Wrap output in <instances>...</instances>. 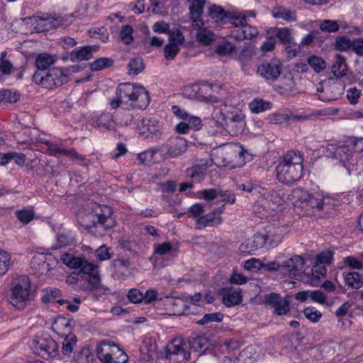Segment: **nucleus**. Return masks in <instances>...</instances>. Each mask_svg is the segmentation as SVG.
<instances>
[{"instance_id":"obj_61","label":"nucleus","mask_w":363,"mask_h":363,"mask_svg":"<svg viewBox=\"0 0 363 363\" xmlns=\"http://www.w3.org/2000/svg\"><path fill=\"white\" fill-rule=\"evenodd\" d=\"M128 300L133 303H139L143 301L144 296L143 293H142L138 289H131L128 292Z\"/></svg>"},{"instance_id":"obj_12","label":"nucleus","mask_w":363,"mask_h":363,"mask_svg":"<svg viewBox=\"0 0 363 363\" xmlns=\"http://www.w3.org/2000/svg\"><path fill=\"white\" fill-rule=\"evenodd\" d=\"M225 157L223 160V165L230 169L240 167L245 164L246 160L250 161L252 160V155L240 145L230 147L225 151Z\"/></svg>"},{"instance_id":"obj_37","label":"nucleus","mask_w":363,"mask_h":363,"mask_svg":"<svg viewBox=\"0 0 363 363\" xmlns=\"http://www.w3.org/2000/svg\"><path fill=\"white\" fill-rule=\"evenodd\" d=\"M259 34L256 27L247 25V23L241 28V35L236 36L235 40L240 41L245 39L251 40Z\"/></svg>"},{"instance_id":"obj_54","label":"nucleus","mask_w":363,"mask_h":363,"mask_svg":"<svg viewBox=\"0 0 363 363\" xmlns=\"http://www.w3.org/2000/svg\"><path fill=\"white\" fill-rule=\"evenodd\" d=\"M308 63L315 72H320L326 67L325 62L321 57L316 56L308 57Z\"/></svg>"},{"instance_id":"obj_32","label":"nucleus","mask_w":363,"mask_h":363,"mask_svg":"<svg viewBox=\"0 0 363 363\" xmlns=\"http://www.w3.org/2000/svg\"><path fill=\"white\" fill-rule=\"evenodd\" d=\"M272 104L269 101L262 99H254L250 104L249 108L253 113H259L272 108Z\"/></svg>"},{"instance_id":"obj_6","label":"nucleus","mask_w":363,"mask_h":363,"mask_svg":"<svg viewBox=\"0 0 363 363\" xmlns=\"http://www.w3.org/2000/svg\"><path fill=\"white\" fill-rule=\"evenodd\" d=\"M116 95L123 101H130L131 106L140 109L147 107L150 98L147 91L142 86H136L131 83L120 84L116 89Z\"/></svg>"},{"instance_id":"obj_45","label":"nucleus","mask_w":363,"mask_h":363,"mask_svg":"<svg viewBox=\"0 0 363 363\" xmlns=\"http://www.w3.org/2000/svg\"><path fill=\"white\" fill-rule=\"evenodd\" d=\"M205 168L201 166L196 165L187 169V175L194 181L201 182L205 177Z\"/></svg>"},{"instance_id":"obj_38","label":"nucleus","mask_w":363,"mask_h":363,"mask_svg":"<svg viewBox=\"0 0 363 363\" xmlns=\"http://www.w3.org/2000/svg\"><path fill=\"white\" fill-rule=\"evenodd\" d=\"M223 314L219 312L206 313L201 319L196 321V323L205 325L211 323H220L223 320Z\"/></svg>"},{"instance_id":"obj_41","label":"nucleus","mask_w":363,"mask_h":363,"mask_svg":"<svg viewBox=\"0 0 363 363\" xmlns=\"http://www.w3.org/2000/svg\"><path fill=\"white\" fill-rule=\"evenodd\" d=\"M284 193L281 190H269L267 194V199L273 204L281 206L284 203Z\"/></svg>"},{"instance_id":"obj_13","label":"nucleus","mask_w":363,"mask_h":363,"mask_svg":"<svg viewBox=\"0 0 363 363\" xmlns=\"http://www.w3.org/2000/svg\"><path fill=\"white\" fill-rule=\"evenodd\" d=\"M166 358L175 363L184 362L190 357L186 343L180 337L174 339L166 346Z\"/></svg>"},{"instance_id":"obj_3","label":"nucleus","mask_w":363,"mask_h":363,"mask_svg":"<svg viewBox=\"0 0 363 363\" xmlns=\"http://www.w3.org/2000/svg\"><path fill=\"white\" fill-rule=\"evenodd\" d=\"M61 259L69 268L78 269V274L82 277H86L89 284L86 287L87 290H97L100 288L101 279L96 265L88 262L84 257L73 256L67 253L62 255Z\"/></svg>"},{"instance_id":"obj_55","label":"nucleus","mask_w":363,"mask_h":363,"mask_svg":"<svg viewBox=\"0 0 363 363\" xmlns=\"http://www.w3.org/2000/svg\"><path fill=\"white\" fill-rule=\"evenodd\" d=\"M196 39L203 45H208L213 40V33L206 28L200 29L196 32Z\"/></svg>"},{"instance_id":"obj_27","label":"nucleus","mask_w":363,"mask_h":363,"mask_svg":"<svg viewBox=\"0 0 363 363\" xmlns=\"http://www.w3.org/2000/svg\"><path fill=\"white\" fill-rule=\"evenodd\" d=\"M283 227H269L264 233L269 247L277 246L281 242L284 235Z\"/></svg>"},{"instance_id":"obj_43","label":"nucleus","mask_w":363,"mask_h":363,"mask_svg":"<svg viewBox=\"0 0 363 363\" xmlns=\"http://www.w3.org/2000/svg\"><path fill=\"white\" fill-rule=\"evenodd\" d=\"M320 30L326 33H336L340 29L339 21L323 20L320 23Z\"/></svg>"},{"instance_id":"obj_2","label":"nucleus","mask_w":363,"mask_h":363,"mask_svg":"<svg viewBox=\"0 0 363 363\" xmlns=\"http://www.w3.org/2000/svg\"><path fill=\"white\" fill-rule=\"evenodd\" d=\"M303 159L298 152L289 151L277 164V178L285 184H291L298 181L303 175Z\"/></svg>"},{"instance_id":"obj_30","label":"nucleus","mask_w":363,"mask_h":363,"mask_svg":"<svg viewBox=\"0 0 363 363\" xmlns=\"http://www.w3.org/2000/svg\"><path fill=\"white\" fill-rule=\"evenodd\" d=\"M345 284L352 289H359L363 286V277L355 272L343 273Z\"/></svg>"},{"instance_id":"obj_48","label":"nucleus","mask_w":363,"mask_h":363,"mask_svg":"<svg viewBox=\"0 0 363 363\" xmlns=\"http://www.w3.org/2000/svg\"><path fill=\"white\" fill-rule=\"evenodd\" d=\"M252 244L255 250L270 247L264 233H256L252 238Z\"/></svg>"},{"instance_id":"obj_46","label":"nucleus","mask_w":363,"mask_h":363,"mask_svg":"<svg viewBox=\"0 0 363 363\" xmlns=\"http://www.w3.org/2000/svg\"><path fill=\"white\" fill-rule=\"evenodd\" d=\"M11 264L10 255L0 249V276L5 274Z\"/></svg>"},{"instance_id":"obj_50","label":"nucleus","mask_w":363,"mask_h":363,"mask_svg":"<svg viewBox=\"0 0 363 363\" xmlns=\"http://www.w3.org/2000/svg\"><path fill=\"white\" fill-rule=\"evenodd\" d=\"M352 40L345 35L337 36L335 39V48L339 51H347L352 48Z\"/></svg>"},{"instance_id":"obj_29","label":"nucleus","mask_w":363,"mask_h":363,"mask_svg":"<svg viewBox=\"0 0 363 363\" xmlns=\"http://www.w3.org/2000/svg\"><path fill=\"white\" fill-rule=\"evenodd\" d=\"M55 62V60L52 55L47 53L39 54L35 60L37 71L47 72Z\"/></svg>"},{"instance_id":"obj_59","label":"nucleus","mask_w":363,"mask_h":363,"mask_svg":"<svg viewBox=\"0 0 363 363\" xmlns=\"http://www.w3.org/2000/svg\"><path fill=\"white\" fill-rule=\"evenodd\" d=\"M179 48L174 43L167 44L164 49V55L167 60H171L175 58L178 54Z\"/></svg>"},{"instance_id":"obj_63","label":"nucleus","mask_w":363,"mask_h":363,"mask_svg":"<svg viewBox=\"0 0 363 363\" xmlns=\"http://www.w3.org/2000/svg\"><path fill=\"white\" fill-rule=\"evenodd\" d=\"M157 152V149L152 148L144 151L138 155V160L141 164H145V162H150L153 160L155 154Z\"/></svg>"},{"instance_id":"obj_4","label":"nucleus","mask_w":363,"mask_h":363,"mask_svg":"<svg viewBox=\"0 0 363 363\" xmlns=\"http://www.w3.org/2000/svg\"><path fill=\"white\" fill-rule=\"evenodd\" d=\"M291 200L294 206L304 211L310 216L320 217L323 209L324 199L320 194H310L301 188H295L291 191Z\"/></svg>"},{"instance_id":"obj_56","label":"nucleus","mask_w":363,"mask_h":363,"mask_svg":"<svg viewBox=\"0 0 363 363\" xmlns=\"http://www.w3.org/2000/svg\"><path fill=\"white\" fill-rule=\"evenodd\" d=\"M303 314L310 321L313 323L318 322L322 317V313L314 307L309 306L303 310Z\"/></svg>"},{"instance_id":"obj_25","label":"nucleus","mask_w":363,"mask_h":363,"mask_svg":"<svg viewBox=\"0 0 363 363\" xmlns=\"http://www.w3.org/2000/svg\"><path fill=\"white\" fill-rule=\"evenodd\" d=\"M222 223L220 216L213 211L205 216L199 218L196 221V228L201 229L208 226H215Z\"/></svg>"},{"instance_id":"obj_19","label":"nucleus","mask_w":363,"mask_h":363,"mask_svg":"<svg viewBox=\"0 0 363 363\" xmlns=\"http://www.w3.org/2000/svg\"><path fill=\"white\" fill-rule=\"evenodd\" d=\"M97 50L98 47L95 45L78 47L70 52L69 59L73 62L89 60Z\"/></svg>"},{"instance_id":"obj_28","label":"nucleus","mask_w":363,"mask_h":363,"mask_svg":"<svg viewBox=\"0 0 363 363\" xmlns=\"http://www.w3.org/2000/svg\"><path fill=\"white\" fill-rule=\"evenodd\" d=\"M189 345L191 350L202 354L208 348L210 343L209 340L205 336H196L189 340Z\"/></svg>"},{"instance_id":"obj_22","label":"nucleus","mask_w":363,"mask_h":363,"mask_svg":"<svg viewBox=\"0 0 363 363\" xmlns=\"http://www.w3.org/2000/svg\"><path fill=\"white\" fill-rule=\"evenodd\" d=\"M305 264V259L301 255H294L288 259L282 264V272L295 275L296 272L303 269Z\"/></svg>"},{"instance_id":"obj_52","label":"nucleus","mask_w":363,"mask_h":363,"mask_svg":"<svg viewBox=\"0 0 363 363\" xmlns=\"http://www.w3.org/2000/svg\"><path fill=\"white\" fill-rule=\"evenodd\" d=\"M254 56V50L251 46H245L238 55L239 62L243 65H246Z\"/></svg>"},{"instance_id":"obj_58","label":"nucleus","mask_w":363,"mask_h":363,"mask_svg":"<svg viewBox=\"0 0 363 363\" xmlns=\"http://www.w3.org/2000/svg\"><path fill=\"white\" fill-rule=\"evenodd\" d=\"M219 189H206L198 192L199 197L206 201H211L218 196Z\"/></svg>"},{"instance_id":"obj_21","label":"nucleus","mask_w":363,"mask_h":363,"mask_svg":"<svg viewBox=\"0 0 363 363\" xmlns=\"http://www.w3.org/2000/svg\"><path fill=\"white\" fill-rule=\"evenodd\" d=\"M74 321L64 315H58L53 321L52 329L53 331L62 336V333L65 334L72 333V328L74 325Z\"/></svg>"},{"instance_id":"obj_60","label":"nucleus","mask_w":363,"mask_h":363,"mask_svg":"<svg viewBox=\"0 0 363 363\" xmlns=\"http://www.w3.org/2000/svg\"><path fill=\"white\" fill-rule=\"evenodd\" d=\"M218 196L222 198L225 203L233 204L236 201L235 194L230 190L219 189Z\"/></svg>"},{"instance_id":"obj_49","label":"nucleus","mask_w":363,"mask_h":363,"mask_svg":"<svg viewBox=\"0 0 363 363\" xmlns=\"http://www.w3.org/2000/svg\"><path fill=\"white\" fill-rule=\"evenodd\" d=\"M133 28L130 25L123 26L119 34L120 39L126 45H130L133 41Z\"/></svg>"},{"instance_id":"obj_34","label":"nucleus","mask_w":363,"mask_h":363,"mask_svg":"<svg viewBox=\"0 0 363 363\" xmlns=\"http://www.w3.org/2000/svg\"><path fill=\"white\" fill-rule=\"evenodd\" d=\"M90 357V350L88 348L82 347L79 350H75L70 359L72 363H89Z\"/></svg>"},{"instance_id":"obj_36","label":"nucleus","mask_w":363,"mask_h":363,"mask_svg":"<svg viewBox=\"0 0 363 363\" xmlns=\"http://www.w3.org/2000/svg\"><path fill=\"white\" fill-rule=\"evenodd\" d=\"M113 60L110 57H99L90 63L91 71L96 72L113 66Z\"/></svg>"},{"instance_id":"obj_44","label":"nucleus","mask_w":363,"mask_h":363,"mask_svg":"<svg viewBox=\"0 0 363 363\" xmlns=\"http://www.w3.org/2000/svg\"><path fill=\"white\" fill-rule=\"evenodd\" d=\"M61 292L59 289L55 288L48 289L43 291V294L41 297V301L44 303H49L51 302L56 301L57 298L60 297Z\"/></svg>"},{"instance_id":"obj_31","label":"nucleus","mask_w":363,"mask_h":363,"mask_svg":"<svg viewBox=\"0 0 363 363\" xmlns=\"http://www.w3.org/2000/svg\"><path fill=\"white\" fill-rule=\"evenodd\" d=\"M332 73L336 77L340 78L344 77L347 72V65L345 62V59L337 55L336 56V60L333 65L331 68Z\"/></svg>"},{"instance_id":"obj_18","label":"nucleus","mask_w":363,"mask_h":363,"mask_svg":"<svg viewBox=\"0 0 363 363\" xmlns=\"http://www.w3.org/2000/svg\"><path fill=\"white\" fill-rule=\"evenodd\" d=\"M48 145V152L50 155H56L57 154L65 155L71 158L74 161L82 162L84 161V157L78 154L74 149H65L57 145L52 144L49 141L45 143Z\"/></svg>"},{"instance_id":"obj_20","label":"nucleus","mask_w":363,"mask_h":363,"mask_svg":"<svg viewBox=\"0 0 363 363\" xmlns=\"http://www.w3.org/2000/svg\"><path fill=\"white\" fill-rule=\"evenodd\" d=\"M141 134L145 135L146 133L148 134L145 135L146 138L152 136L156 139H159L162 135V125L160 122L156 119H143L142 120Z\"/></svg>"},{"instance_id":"obj_5","label":"nucleus","mask_w":363,"mask_h":363,"mask_svg":"<svg viewBox=\"0 0 363 363\" xmlns=\"http://www.w3.org/2000/svg\"><path fill=\"white\" fill-rule=\"evenodd\" d=\"M30 280L26 275L16 276L11 283L9 303L17 309L23 310L33 299Z\"/></svg>"},{"instance_id":"obj_23","label":"nucleus","mask_w":363,"mask_h":363,"mask_svg":"<svg viewBox=\"0 0 363 363\" xmlns=\"http://www.w3.org/2000/svg\"><path fill=\"white\" fill-rule=\"evenodd\" d=\"M64 25L62 18H39L37 20V26L35 28L38 32L48 31L50 29L59 28Z\"/></svg>"},{"instance_id":"obj_47","label":"nucleus","mask_w":363,"mask_h":363,"mask_svg":"<svg viewBox=\"0 0 363 363\" xmlns=\"http://www.w3.org/2000/svg\"><path fill=\"white\" fill-rule=\"evenodd\" d=\"M169 303L172 306L178 308L177 313L178 315L183 313H194V311H190V307L187 306L186 303L181 298H171Z\"/></svg>"},{"instance_id":"obj_42","label":"nucleus","mask_w":363,"mask_h":363,"mask_svg":"<svg viewBox=\"0 0 363 363\" xmlns=\"http://www.w3.org/2000/svg\"><path fill=\"white\" fill-rule=\"evenodd\" d=\"M20 99V94L16 90L4 89L0 91V101L16 103Z\"/></svg>"},{"instance_id":"obj_33","label":"nucleus","mask_w":363,"mask_h":363,"mask_svg":"<svg viewBox=\"0 0 363 363\" xmlns=\"http://www.w3.org/2000/svg\"><path fill=\"white\" fill-rule=\"evenodd\" d=\"M96 125L102 130H111L115 127L113 116L108 113H101L97 118Z\"/></svg>"},{"instance_id":"obj_14","label":"nucleus","mask_w":363,"mask_h":363,"mask_svg":"<svg viewBox=\"0 0 363 363\" xmlns=\"http://www.w3.org/2000/svg\"><path fill=\"white\" fill-rule=\"evenodd\" d=\"M264 303L274 309V314L286 315L290 311V301L287 297H282L280 294L272 292L264 295Z\"/></svg>"},{"instance_id":"obj_24","label":"nucleus","mask_w":363,"mask_h":363,"mask_svg":"<svg viewBox=\"0 0 363 363\" xmlns=\"http://www.w3.org/2000/svg\"><path fill=\"white\" fill-rule=\"evenodd\" d=\"M223 303L227 307L238 305L242 300L240 290H233L231 288H223Z\"/></svg>"},{"instance_id":"obj_17","label":"nucleus","mask_w":363,"mask_h":363,"mask_svg":"<svg viewBox=\"0 0 363 363\" xmlns=\"http://www.w3.org/2000/svg\"><path fill=\"white\" fill-rule=\"evenodd\" d=\"M187 145V141L183 138H171L166 144L167 152L171 157H178L186 151Z\"/></svg>"},{"instance_id":"obj_35","label":"nucleus","mask_w":363,"mask_h":363,"mask_svg":"<svg viewBox=\"0 0 363 363\" xmlns=\"http://www.w3.org/2000/svg\"><path fill=\"white\" fill-rule=\"evenodd\" d=\"M208 16L216 21H224L229 17V13L221 6L213 4L208 8Z\"/></svg>"},{"instance_id":"obj_64","label":"nucleus","mask_w":363,"mask_h":363,"mask_svg":"<svg viewBox=\"0 0 363 363\" xmlns=\"http://www.w3.org/2000/svg\"><path fill=\"white\" fill-rule=\"evenodd\" d=\"M156 346L155 345H150V347L147 349V352L143 354L140 358L142 363H154V358L156 356Z\"/></svg>"},{"instance_id":"obj_62","label":"nucleus","mask_w":363,"mask_h":363,"mask_svg":"<svg viewBox=\"0 0 363 363\" xmlns=\"http://www.w3.org/2000/svg\"><path fill=\"white\" fill-rule=\"evenodd\" d=\"M235 49V45L229 42H223L216 48V52L219 55H225L231 53Z\"/></svg>"},{"instance_id":"obj_39","label":"nucleus","mask_w":363,"mask_h":363,"mask_svg":"<svg viewBox=\"0 0 363 363\" xmlns=\"http://www.w3.org/2000/svg\"><path fill=\"white\" fill-rule=\"evenodd\" d=\"M190 2L189 13L195 17L201 16L206 0H187Z\"/></svg>"},{"instance_id":"obj_11","label":"nucleus","mask_w":363,"mask_h":363,"mask_svg":"<svg viewBox=\"0 0 363 363\" xmlns=\"http://www.w3.org/2000/svg\"><path fill=\"white\" fill-rule=\"evenodd\" d=\"M30 347L35 354L43 359L56 357L59 354L57 343L48 335L35 337Z\"/></svg>"},{"instance_id":"obj_16","label":"nucleus","mask_w":363,"mask_h":363,"mask_svg":"<svg viewBox=\"0 0 363 363\" xmlns=\"http://www.w3.org/2000/svg\"><path fill=\"white\" fill-rule=\"evenodd\" d=\"M62 336H65V338L62 342L61 353L59 352L57 357L60 360H65L70 359L74 354V350H77L76 348L77 338L73 333L65 334L63 333Z\"/></svg>"},{"instance_id":"obj_10","label":"nucleus","mask_w":363,"mask_h":363,"mask_svg":"<svg viewBox=\"0 0 363 363\" xmlns=\"http://www.w3.org/2000/svg\"><path fill=\"white\" fill-rule=\"evenodd\" d=\"M96 352L103 363H125L128 361L127 354L113 342L102 341Z\"/></svg>"},{"instance_id":"obj_40","label":"nucleus","mask_w":363,"mask_h":363,"mask_svg":"<svg viewBox=\"0 0 363 363\" xmlns=\"http://www.w3.org/2000/svg\"><path fill=\"white\" fill-rule=\"evenodd\" d=\"M128 74L137 75L143 71L145 65L141 57H135L130 60L128 65Z\"/></svg>"},{"instance_id":"obj_51","label":"nucleus","mask_w":363,"mask_h":363,"mask_svg":"<svg viewBox=\"0 0 363 363\" xmlns=\"http://www.w3.org/2000/svg\"><path fill=\"white\" fill-rule=\"evenodd\" d=\"M276 35L283 44H291L294 40L291 29L288 28H279Z\"/></svg>"},{"instance_id":"obj_53","label":"nucleus","mask_w":363,"mask_h":363,"mask_svg":"<svg viewBox=\"0 0 363 363\" xmlns=\"http://www.w3.org/2000/svg\"><path fill=\"white\" fill-rule=\"evenodd\" d=\"M35 213L33 210L28 208H23L16 212L17 218L23 223L27 224L34 218Z\"/></svg>"},{"instance_id":"obj_8","label":"nucleus","mask_w":363,"mask_h":363,"mask_svg":"<svg viewBox=\"0 0 363 363\" xmlns=\"http://www.w3.org/2000/svg\"><path fill=\"white\" fill-rule=\"evenodd\" d=\"M325 157L338 160L346 168L347 174L357 171L355 159L352 150L346 145L328 144L323 150Z\"/></svg>"},{"instance_id":"obj_9","label":"nucleus","mask_w":363,"mask_h":363,"mask_svg":"<svg viewBox=\"0 0 363 363\" xmlns=\"http://www.w3.org/2000/svg\"><path fill=\"white\" fill-rule=\"evenodd\" d=\"M213 121L218 127L225 128L232 135L241 134L245 126V116L242 113L225 114L222 111H215Z\"/></svg>"},{"instance_id":"obj_26","label":"nucleus","mask_w":363,"mask_h":363,"mask_svg":"<svg viewBox=\"0 0 363 363\" xmlns=\"http://www.w3.org/2000/svg\"><path fill=\"white\" fill-rule=\"evenodd\" d=\"M272 16L274 18H281L286 22H294L297 20L295 11L281 6L273 9Z\"/></svg>"},{"instance_id":"obj_15","label":"nucleus","mask_w":363,"mask_h":363,"mask_svg":"<svg viewBox=\"0 0 363 363\" xmlns=\"http://www.w3.org/2000/svg\"><path fill=\"white\" fill-rule=\"evenodd\" d=\"M281 63L279 60H274L259 65L257 74L267 81H275L281 74Z\"/></svg>"},{"instance_id":"obj_57","label":"nucleus","mask_w":363,"mask_h":363,"mask_svg":"<svg viewBox=\"0 0 363 363\" xmlns=\"http://www.w3.org/2000/svg\"><path fill=\"white\" fill-rule=\"evenodd\" d=\"M208 89L207 86H200L199 85L194 84L192 86V91L195 92L194 95H192V97H195L199 101H209L210 96H206L203 94L206 93V90Z\"/></svg>"},{"instance_id":"obj_7","label":"nucleus","mask_w":363,"mask_h":363,"mask_svg":"<svg viewBox=\"0 0 363 363\" xmlns=\"http://www.w3.org/2000/svg\"><path fill=\"white\" fill-rule=\"evenodd\" d=\"M67 69L58 67H53L47 72L36 71L33 75V81L43 88L52 89L67 82Z\"/></svg>"},{"instance_id":"obj_1","label":"nucleus","mask_w":363,"mask_h":363,"mask_svg":"<svg viewBox=\"0 0 363 363\" xmlns=\"http://www.w3.org/2000/svg\"><path fill=\"white\" fill-rule=\"evenodd\" d=\"M112 210L108 206L92 204L91 211L79 218L80 225L91 233H102L111 228L114 223L111 218Z\"/></svg>"}]
</instances>
